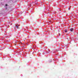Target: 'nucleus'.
<instances>
[{
  "mask_svg": "<svg viewBox=\"0 0 78 78\" xmlns=\"http://www.w3.org/2000/svg\"><path fill=\"white\" fill-rule=\"evenodd\" d=\"M70 31H71V32H73V28H71L70 29Z\"/></svg>",
  "mask_w": 78,
  "mask_h": 78,
  "instance_id": "f257e3e1",
  "label": "nucleus"
},
{
  "mask_svg": "<svg viewBox=\"0 0 78 78\" xmlns=\"http://www.w3.org/2000/svg\"><path fill=\"white\" fill-rule=\"evenodd\" d=\"M65 33H67V31H68V30L67 29H66L64 30Z\"/></svg>",
  "mask_w": 78,
  "mask_h": 78,
  "instance_id": "f03ea898",
  "label": "nucleus"
},
{
  "mask_svg": "<svg viewBox=\"0 0 78 78\" xmlns=\"http://www.w3.org/2000/svg\"><path fill=\"white\" fill-rule=\"evenodd\" d=\"M5 6H8V5L7 4H5Z\"/></svg>",
  "mask_w": 78,
  "mask_h": 78,
  "instance_id": "39448f33",
  "label": "nucleus"
},
{
  "mask_svg": "<svg viewBox=\"0 0 78 78\" xmlns=\"http://www.w3.org/2000/svg\"><path fill=\"white\" fill-rule=\"evenodd\" d=\"M67 39H69V37H67Z\"/></svg>",
  "mask_w": 78,
  "mask_h": 78,
  "instance_id": "20e7f679",
  "label": "nucleus"
},
{
  "mask_svg": "<svg viewBox=\"0 0 78 78\" xmlns=\"http://www.w3.org/2000/svg\"><path fill=\"white\" fill-rule=\"evenodd\" d=\"M18 33V32H16V34H17Z\"/></svg>",
  "mask_w": 78,
  "mask_h": 78,
  "instance_id": "423d86ee",
  "label": "nucleus"
},
{
  "mask_svg": "<svg viewBox=\"0 0 78 78\" xmlns=\"http://www.w3.org/2000/svg\"><path fill=\"white\" fill-rule=\"evenodd\" d=\"M16 28H19V27H18V25H16Z\"/></svg>",
  "mask_w": 78,
  "mask_h": 78,
  "instance_id": "7ed1b4c3",
  "label": "nucleus"
}]
</instances>
